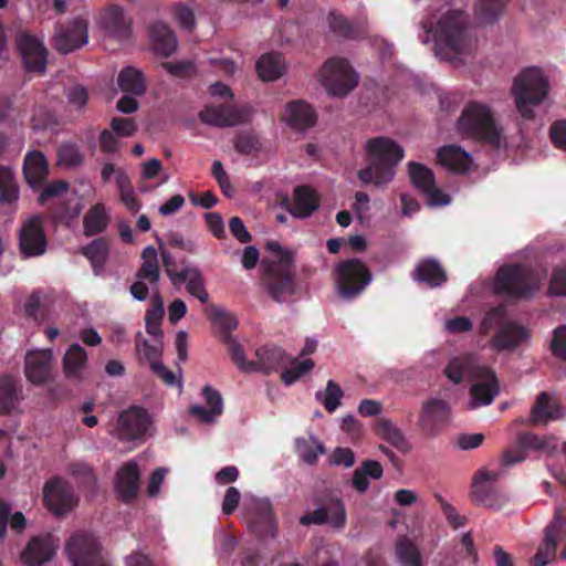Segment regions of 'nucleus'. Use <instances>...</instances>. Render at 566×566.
Instances as JSON below:
<instances>
[{"mask_svg":"<svg viewBox=\"0 0 566 566\" xmlns=\"http://www.w3.org/2000/svg\"><path fill=\"white\" fill-rule=\"evenodd\" d=\"M48 248V239L43 230V218L33 214L25 218L19 231V250L23 258L43 255Z\"/></svg>","mask_w":566,"mask_h":566,"instance_id":"ddd939ff","label":"nucleus"},{"mask_svg":"<svg viewBox=\"0 0 566 566\" xmlns=\"http://www.w3.org/2000/svg\"><path fill=\"white\" fill-rule=\"evenodd\" d=\"M142 266L136 275V282L130 286L135 300L145 301L150 294L153 307L146 315L147 332L156 338L161 337L160 321L165 313L164 302L158 294L159 266L158 255L154 247L148 245L142 253Z\"/></svg>","mask_w":566,"mask_h":566,"instance_id":"20e7f679","label":"nucleus"},{"mask_svg":"<svg viewBox=\"0 0 566 566\" xmlns=\"http://www.w3.org/2000/svg\"><path fill=\"white\" fill-rule=\"evenodd\" d=\"M53 352L51 349L36 348L25 353L24 376L35 386L43 385L52 378Z\"/></svg>","mask_w":566,"mask_h":566,"instance_id":"dca6fc26","label":"nucleus"},{"mask_svg":"<svg viewBox=\"0 0 566 566\" xmlns=\"http://www.w3.org/2000/svg\"><path fill=\"white\" fill-rule=\"evenodd\" d=\"M449 403L440 398H430L422 403L419 426L426 433H436L450 419Z\"/></svg>","mask_w":566,"mask_h":566,"instance_id":"412c9836","label":"nucleus"},{"mask_svg":"<svg viewBox=\"0 0 566 566\" xmlns=\"http://www.w3.org/2000/svg\"><path fill=\"white\" fill-rule=\"evenodd\" d=\"M319 207V198L308 186H298L293 193V205L290 212L295 218H308Z\"/></svg>","mask_w":566,"mask_h":566,"instance_id":"f704fd0d","label":"nucleus"},{"mask_svg":"<svg viewBox=\"0 0 566 566\" xmlns=\"http://www.w3.org/2000/svg\"><path fill=\"white\" fill-rule=\"evenodd\" d=\"M199 117L208 125L219 127L233 126L248 120L250 109L248 107L209 105L199 113Z\"/></svg>","mask_w":566,"mask_h":566,"instance_id":"4be33fe9","label":"nucleus"},{"mask_svg":"<svg viewBox=\"0 0 566 566\" xmlns=\"http://www.w3.org/2000/svg\"><path fill=\"white\" fill-rule=\"evenodd\" d=\"M281 118L295 129H305L314 125L316 114L308 104L296 101L286 104Z\"/></svg>","mask_w":566,"mask_h":566,"instance_id":"473e14b6","label":"nucleus"},{"mask_svg":"<svg viewBox=\"0 0 566 566\" xmlns=\"http://www.w3.org/2000/svg\"><path fill=\"white\" fill-rule=\"evenodd\" d=\"M437 157L441 166L458 174L470 171L473 164L472 156L457 145H447L439 148Z\"/></svg>","mask_w":566,"mask_h":566,"instance_id":"c756f323","label":"nucleus"},{"mask_svg":"<svg viewBox=\"0 0 566 566\" xmlns=\"http://www.w3.org/2000/svg\"><path fill=\"white\" fill-rule=\"evenodd\" d=\"M551 346L556 356L566 359V326L557 327L554 331Z\"/></svg>","mask_w":566,"mask_h":566,"instance_id":"774afa93","label":"nucleus"},{"mask_svg":"<svg viewBox=\"0 0 566 566\" xmlns=\"http://www.w3.org/2000/svg\"><path fill=\"white\" fill-rule=\"evenodd\" d=\"M249 523L264 534L274 535L275 520L272 503L265 497L247 496L243 503Z\"/></svg>","mask_w":566,"mask_h":566,"instance_id":"a211bd4d","label":"nucleus"},{"mask_svg":"<svg viewBox=\"0 0 566 566\" xmlns=\"http://www.w3.org/2000/svg\"><path fill=\"white\" fill-rule=\"evenodd\" d=\"M66 555L73 566H112L102 553L97 538L87 532H75L65 544Z\"/></svg>","mask_w":566,"mask_h":566,"instance_id":"1a4fd4ad","label":"nucleus"},{"mask_svg":"<svg viewBox=\"0 0 566 566\" xmlns=\"http://www.w3.org/2000/svg\"><path fill=\"white\" fill-rule=\"evenodd\" d=\"M329 29L343 36H353L354 31L352 24L342 14L331 11L327 15Z\"/></svg>","mask_w":566,"mask_h":566,"instance_id":"e2e57ef3","label":"nucleus"},{"mask_svg":"<svg viewBox=\"0 0 566 566\" xmlns=\"http://www.w3.org/2000/svg\"><path fill=\"white\" fill-rule=\"evenodd\" d=\"M530 338V332L520 325L505 324L500 327L492 338L491 346L497 350L512 349Z\"/></svg>","mask_w":566,"mask_h":566,"instance_id":"72a5a7b5","label":"nucleus"},{"mask_svg":"<svg viewBox=\"0 0 566 566\" xmlns=\"http://www.w3.org/2000/svg\"><path fill=\"white\" fill-rule=\"evenodd\" d=\"M317 80L328 95L344 97L358 85L359 76L346 59L334 56L322 65Z\"/></svg>","mask_w":566,"mask_h":566,"instance_id":"6e6552de","label":"nucleus"},{"mask_svg":"<svg viewBox=\"0 0 566 566\" xmlns=\"http://www.w3.org/2000/svg\"><path fill=\"white\" fill-rule=\"evenodd\" d=\"M99 22L109 35L125 38L128 34L132 18L122 7L114 4L102 13Z\"/></svg>","mask_w":566,"mask_h":566,"instance_id":"2f4dec72","label":"nucleus"},{"mask_svg":"<svg viewBox=\"0 0 566 566\" xmlns=\"http://www.w3.org/2000/svg\"><path fill=\"white\" fill-rule=\"evenodd\" d=\"M42 493L45 507L55 515L64 514L77 504V497L72 486L60 476L49 479Z\"/></svg>","mask_w":566,"mask_h":566,"instance_id":"4468645a","label":"nucleus"},{"mask_svg":"<svg viewBox=\"0 0 566 566\" xmlns=\"http://www.w3.org/2000/svg\"><path fill=\"white\" fill-rule=\"evenodd\" d=\"M112 130L120 138L130 137L137 130V124L133 118L114 117L109 124Z\"/></svg>","mask_w":566,"mask_h":566,"instance_id":"0e129e2a","label":"nucleus"},{"mask_svg":"<svg viewBox=\"0 0 566 566\" xmlns=\"http://www.w3.org/2000/svg\"><path fill=\"white\" fill-rule=\"evenodd\" d=\"M59 547V541L52 534L33 537L21 555L28 566H41L49 562Z\"/></svg>","mask_w":566,"mask_h":566,"instance_id":"5701e85b","label":"nucleus"},{"mask_svg":"<svg viewBox=\"0 0 566 566\" xmlns=\"http://www.w3.org/2000/svg\"><path fill=\"white\" fill-rule=\"evenodd\" d=\"M505 0H478L475 13L482 22L493 21L502 11Z\"/></svg>","mask_w":566,"mask_h":566,"instance_id":"6e6d98bb","label":"nucleus"},{"mask_svg":"<svg viewBox=\"0 0 566 566\" xmlns=\"http://www.w3.org/2000/svg\"><path fill=\"white\" fill-rule=\"evenodd\" d=\"M82 161V155L74 145L65 144L60 146L57 153V164L62 167H74Z\"/></svg>","mask_w":566,"mask_h":566,"instance_id":"052dcab7","label":"nucleus"},{"mask_svg":"<svg viewBox=\"0 0 566 566\" xmlns=\"http://www.w3.org/2000/svg\"><path fill=\"white\" fill-rule=\"evenodd\" d=\"M116 186L119 197L125 207L132 211H137L140 207L132 182L125 171H117Z\"/></svg>","mask_w":566,"mask_h":566,"instance_id":"8fccbe9b","label":"nucleus"},{"mask_svg":"<svg viewBox=\"0 0 566 566\" xmlns=\"http://www.w3.org/2000/svg\"><path fill=\"white\" fill-rule=\"evenodd\" d=\"M201 394L205 406L193 405L189 408V413L202 423H214L223 412L222 396L211 386H205Z\"/></svg>","mask_w":566,"mask_h":566,"instance_id":"393cba45","label":"nucleus"},{"mask_svg":"<svg viewBox=\"0 0 566 566\" xmlns=\"http://www.w3.org/2000/svg\"><path fill=\"white\" fill-rule=\"evenodd\" d=\"M557 543L549 537L545 536L543 543L539 545L536 554L533 557V566H546L556 556Z\"/></svg>","mask_w":566,"mask_h":566,"instance_id":"bf43d9fd","label":"nucleus"},{"mask_svg":"<svg viewBox=\"0 0 566 566\" xmlns=\"http://www.w3.org/2000/svg\"><path fill=\"white\" fill-rule=\"evenodd\" d=\"M19 198V190L10 167H0V202L11 205Z\"/></svg>","mask_w":566,"mask_h":566,"instance_id":"09e8293b","label":"nucleus"},{"mask_svg":"<svg viewBox=\"0 0 566 566\" xmlns=\"http://www.w3.org/2000/svg\"><path fill=\"white\" fill-rule=\"evenodd\" d=\"M87 41V20L81 15L56 31L54 48L62 53H69L83 46Z\"/></svg>","mask_w":566,"mask_h":566,"instance_id":"6ab92c4d","label":"nucleus"},{"mask_svg":"<svg viewBox=\"0 0 566 566\" xmlns=\"http://www.w3.org/2000/svg\"><path fill=\"white\" fill-rule=\"evenodd\" d=\"M455 129L459 135L486 140L500 146L503 129L488 104L478 101L468 102L457 120Z\"/></svg>","mask_w":566,"mask_h":566,"instance_id":"423d86ee","label":"nucleus"},{"mask_svg":"<svg viewBox=\"0 0 566 566\" xmlns=\"http://www.w3.org/2000/svg\"><path fill=\"white\" fill-rule=\"evenodd\" d=\"M436 9L431 19L422 23L423 44L433 43L434 55L450 62L454 66L464 64L471 53L473 42L465 32V20L460 11L452 10L448 0Z\"/></svg>","mask_w":566,"mask_h":566,"instance_id":"f257e3e1","label":"nucleus"},{"mask_svg":"<svg viewBox=\"0 0 566 566\" xmlns=\"http://www.w3.org/2000/svg\"><path fill=\"white\" fill-rule=\"evenodd\" d=\"M186 289L190 295L198 298L200 303L207 304L209 301V294L206 291L203 279L198 269H193L189 272L188 279L185 282Z\"/></svg>","mask_w":566,"mask_h":566,"instance_id":"864d4df0","label":"nucleus"},{"mask_svg":"<svg viewBox=\"0 0 566 566\" xmlns=\"http://www.w3.org/2000/svg\"><path fill=\"white\" fill-rule=\"evenodd\" d=\"M382 467L377 461H365L353 474V486L358 492H365L369 488V479L379 480L382 476Z\"/></svg>","mask_w":566,"mask_h":566,"instance_id":"a19ab883","label":"nucleus"},{"mask_svg":"<svg viewBox=\"0 0 566 566\" xmlns=\"http://www.w3.org/2000/svg\"><path fill=\"white\" fill-rule=\"evenodd\" d=\"M286 71L283 57L277 53L263 54L256 62V72L262 81L273 82Z\"/></svg>","mask_w":566,"mask_h":566,"instance_id":"e433bc0d","label":"nucleus"},{"mask_svg":"<svg viewBox=\"0 0 566 566\" xmlns=\"http://www.w3.org/2000/svg\"><path fill=\"white\" fill-rule=\"evenodd\" d=\"M117 85L122 92L142 95L146 91L143 74L134 67H125L117 77Z\"/></svg>","mask_w":566,"mask_h":566,"instance_id":"c03bdc74","label":"nucleus"},{"mask_svg":"<svg viewBox=\"0 0 566 566\" xmlns=\"http://www.w3.org/2000/svg\"><path fill=\"white\" fill-rule=\"evenodd\" d=\"M268 293L277 302H283L294 292V280L289 269L270 268L268 276Z\"/></svg>","mask_w":566,"mask_h":566,"instance_id":"7c9ffc66","label":"nucleus"},{"mask_svg":"<svg viewBox=\"0 0 566 566\" xmlns=\"http://www.w3.org/2000/svg\"><path fill=\"white\" fill-rule=\"evenodd\" d=\"M396 558L401 566H422L421 556L416 544L406 536L396 542Z\"/></svg>","mask_w":566,"mask_h":566,"instance_id":"a18cd8bd","label":"nucleus"},{"mask_svg":"<svg viewBox=\"0 0 566 566\" xmlns=\"http://www.w3.org/2000/svg\"><path fill=\"white\" fill-rule=\"evenodd\" d=\"M502 472L499 470H480L474 478V495L483 505L491 509H501L509 497L505 494L491 493L488 490V483L499 480Z\"/></svg>","mask_w":566,"mask_h":566,"instance_id":"a878e982","label":"nucleus"},{"mask_svg":"<svg viewBox=\"0 0 566 566\" xmlns=\"http://www.w3.org/2000/svg\"><path fill=\"white\" fill-rule=\"evenodd\" d=\"M447 377L454 384L465 379L472 382L467 408L470 410L489 406L499 395V382L492 369L479 363L473 355H459L449 361Z\"/></svg>","mask_w":566,"mask_h":566,"instance_id":"f03ea898","label":"nucleus"},{"mask_svg":"<svg viewBox=\"0 0 566 566\" xmlns=\"http://www.w3.org/2000/svg\"><path fill=\"white\" fill-rule=\"evenodd\" d=\"M62 368L67 379L85 380L90 375L86 350L78 344H72L63 356Z\"/></svg>","mask_w":566,"mask_h":566,"instance_id":"cd10ccee","label":"nucleus"},{"mask_svg":"<svg viewBox=\"0 0 566 566\" xmlns=\"http://www.w3.org/2000/svg\"><path fill=\"white\" fill-rule=\"evenodd\" d=\"M18 50L28 72L42 73L46 65V50L42 41L31 34L21 33L17 40Z\"/></svg>","mask_w":566,"mask_h":566,"instance_id":"aec40b11","label":"nucleus"},{"mask_svg":"<svg viewBox=\"0 0 566 566\" xmlns=\"http://www.w3.org/2000/svg\"><path fill=\"white\" fill-rule=\"evenodd\" d=\"M343 397V389L334 380H328L326 387L315 394L316 400L331 413L340 406Z\"/></svg>","mask_w":566,"mask_h":566,"instance_id":"de8ad7c7","label":"nucleus"},{"mask_svg":"<svg viewBox=\"0 0 566 566\" xmlns=\"http://www.w3.org/2000/svg\"><path fill=\"white\" fill-rule=\"evenodd\" d=\"M505 317V307L496 306L490 310L480 325V333L488 334L494 326L501 325Z\"/></svg>","mask_w":566,"mask_h":566,"instance_id":"69168bd1","label":"nucleus"},{"mask_svg":"<svg viewBox=\"0 0 566 566\" xmlns=\"http://www.w3.org/2000/svg\"><path fill=\"white\" fill-rule=\"evenodd\" d=\"M23 174L32 188L39 187L48 175V163L41 151L33 150L25 155Z\"/></svg>","mask_w":566,"mask_h":566,"instance_id":"c9c22d12","label":"nucleus"},{"mask_svg":"<svg viewBox=\"0 0 566 566\" xmlns=\"http://www.w3.org/2000/svg\"><path fill=\"white\" fill-rule=\"evenodd\" d=\"M338 293L343 298L357 296L370 282L371 276L365 264L357 260H348L335 270Z\"/></svg>","mask_w":566,"mask_h":566,"instance_id":"f8f14e48","label":"nucleus"},{"mask_svg":"<svg viewBox=\"0 0 566 566\" xmlns=\"http://www.w3.org/2000/svg\"><path fill=\"white\" fill-rule=\"evenodd\" d=\"M557 449V439L552 434L520 433L512 448L501 459L503 467H512L525 461L530 452L553 453Z\"/></svg>","mask_w":566,"mask_h":566,"instance_id":"9d476101","label":"nucleus"},{"mask_svg":"<svg viewBox=\"0 0 566 566\" xmlns=\"http://www.w3.org/2000/svg\"><path fill=\"white\" fill-rule=\"evenodd\" d=\"M150 38L156 51L163 55L171 54L177 48L175 34L164 23H156L151 27Z\"/></svg>","mask_w":566,"mask_h":566,"instance_id":"79ce46f5","label":"nucleus"},{"mask_svg":"<svg viewBox=\"0 0 566 566\" xmlns=\"http://www.w3.org/2000/svg\"><path fill=\"white\" fill-rule=\"evenodd\" d=\"M285 353L280 347H263L256 352V360L253 361L254 371H271L284 364Z\"/></svg>","mask_w":566,"mask_h":566,"instance_id":"37998d69","label":"nucleus"},{"mask_svg":"<svg viewBox=\"0 0 566 566\" xmlns=\"http://www.w3.org/2000/svg\"><path fill=\"white\" fill-rule=\"evenodd\" d=\"M563 417L559 402L548 392H541L530 412L527 423L532 426H545L551 421Z\"/></svg>","mask_w":566,"mask_h":566,"instance_id":"bb28decb","label":"nucleus"},{"mask_svg":"<svg viewBox=\"0 0 566 566\" xmlns=\"http://www.w3.org/2000/svg\"><path fill=\"white\" fill-rule=\"evenodd\" d=\"M415 280L424 283L430 287L440 286L446 282L444 271L434 260L420 262L415 270Z\"/></svg>","mask_w":566,"mask_h":566,"instance_id":"4c0bfd02","label":"nucleus"},{"mask_svg":"<svg viewBox=\"0 0 566 566\" xmlns=\"http://www.w3.org/2000/svg\"><path fill=\"white\" fill-rule=\"evenodd\" d=\"M12 268L10 239L8 235L0 234V275H8Z\"/></svg>","mask_w":566,"mask_h":566,"instance_id":"338daca9","label":"nucleus"},{"mask_svg":"<svg viewBox=\"0 0 566 566\" xmlns=\"http://www.w3.org/2000/svg\"><path fill=\"white\" fill-rule=\"evenodd\" d=\"M83 253L94 269L102 268L108 255V247L104 240L97 239L85 247Z\"/></svg>","mask_w":566,"mask_h":566,"instance_id":"5fc2aeb1","label":"nucleus"},{"mask_svg":"<svg viewBox=\"0 0 566 566\" xmlns=\"http://www.w3.org/2000/svg\"><path fill=\"white\" fill-rule=\"evenodd\" d=\"M346 520L345 506L339 499H329L313 512L300 517V522L303 525L328 524L337 530L345 527Z\"/></svg>","mask_w":566,"mask_h":566,"instance_id":"f3484780","label":"nucleus"},{"mask_svg":"<svg viewBox=\"0 0 566 566\" xmlns=\"http://www.w3.org/2000/svg\"><path fill=\"white\" fill-rule=\"evenodd\" d=\"M295 449L298 457L307 464H314L325 453L323 443L313 434L295 440Z\"/></svg>","mask_w":566,"mask_h":566,"instance_id":"ea45409f","label":"nucleus"},{"mask_svg":"<svg viewBox=\"0 0 566 566\" xmlns=\"http://www.w3.org/2000/svg\"><path fill=\"white\" fill-rule=\"evenodd\" d=\"M547 292L552 296H566V263L552 270Z\"/></svg>","mask_w":566,"mask_h":566,"instance_id":"4d7b16f0","label":"nucleus"},{"mask_svg":"<svg viewBox=\"0 0 566 566\" xmlns=\"http://www.w3.org/2000/svg\"><path fill=\"white\" fill-rule=\"evenodd\" d=\"M551 86L544 71L536 66L523 69L513 80L511 95L518 114L525 119L535 117V109L548 96Z\"/></svg>","mask_w":566,"mask_h":566,"instance_id":"39448f33","label":"nucleus"},{"mask_svg":"<svg viewBox=\"0 0 566 566\" xmlns=\"http://www.w3.org/2000/svg\"><path fill=\"white\" fill-rule=\"evenodd\" d=\"M408 174L412 185L427 197L429 206L442 207L451 202V197L436 186L430 168L422 164L409 163Z\"/></svg>","mask_w":566,"mask_h":566,"instance_id":"2eb2a0df","label":"nucleus"},{"mask_svg":"<svg viewBox=\"0 0 566 566\" xmlns=\"http://www.w3.org/2000/svg\"><path fill=\"white\" fill-rule=\"evenodd\" d=\"M546 274L544 271L522 265H504L494 279L495 293L518 300H528L537 293Z\"/></svg>","mask_w":566,"mask_h":566,"instance_id":"0eeeda50","label":"nucleus"},{"mask_svg":"<svg viewBox=\"0 0 566 566\" xmlns=\"http://www.w3.org/2000/svg\"><path fill=\"white\" fill-rule=\"evenodd\" d=\"M140 471L136 460L123 464L114 478V488L118 497L128 502L136 497L139 490Z\"/></svg>","mask_w":566,"mask_h":566,"instance_id":"b1692460","label":"nucleus"},{"mask_svg":"<svg viewBox=\"0 0 566 566\" xmlns=\"http://www.w3.org/2000/svg\"><path fill=\"white\" fill-rule=\"evenodd\" d=\"M377 434L400 451H408L410 446L403 432L389 419L380 418L376 424Z\"/></svg>","mask_w":566,"mask_h":566,"instance_id":"58836bf2","label":"nucleus"},{"mask_svg":"<svg viewBox=\"0 0 566 566\" xmlns=\"http://www.w3.org/2000/svg\"><path fill=\"white\" fill-rule=\"evenodd\" d=\"M137 352L140 358L148 361L150 368H153L155 363H160V339L157 338L156 344H149L147 340H144L137 345Z\"/></svg>","mask_w":566,"mask_h":566,"instance_id":"680f3d73","label":"nucleus"},{"mask_svg":"<svg viewBox=\"0 0 566 566\" xmlns=\"http://www.w3.org/2000/svg\"><path fill=\"white\" fill-rule=\"evenodd\" d=\"M545 536L557 544L566 537V510L562 506L555 509L554 518L545 528Z\"/></svg>","mask_w":566,"mask_h":566,"instance_id":"603ef678","label":"nucleus"},{"mask_svg":"<svg viewBox=\"0 0 566 566\" xmlns=\"http://www.w3.org/2000/svg\"><path fill=\"white\" fill-rule=\"evenodd\" d=\"M108 223V214L103 203L94 205L84 217V232L94 235L102 232Z\"/></svg>","mask_w":566,"mask_h":566,"instance_id":"49530a36","label":"nucleus"},{"mask_svg":"<svg viewBox=\"0 0 566 566\" xmlns=\"http://www.w3.org/2000/svg\"><path fill=\"white\" fill-rule=\"evenodd\" d=\"M24 399L20 380L12 376H0V415L21 412V402Z\"/></svg>","mask_w":566,"mask_h":566,"instance_id":"c85d7f7f","label":"nucleus"},{"mask_svg":"<svg viewBox=\"0 0 566 566\" xmlns=\"http://www.w3.org/2000/svg\"><path fill=\"white\" fill-rule=\"evenodd\" d=\"M153 431L150 416L144 408L133 406L118 415L115 427V437L118 440L143 441L146 437L151 436Z\"/></svg>","mask_w":566,"mask_h":566,"instance_id":"9b49d317","label":"nucleus"},{"mask_svg":"<svg viewBox=\"0 0 566 566\" xmlns=\"http://www.w3.org/2000/svg\"><path fill=\"white\" fill-rule=\"evenodd\" d=\"M364 150L367 166L358 170V179L385 189L395 178L396 166L405 156L403 149L390 138L375 137L366 142Z\"/></svg>","mask_w":566,"mask_h":566,"instance_id":"7ed1b4c3","label":"nucleus"},{"mask_svg":"<svg viewBox=\"0 0 566 566\" xmlns=\"http://www.w3.org/2000/svg\"><path fill=\"white\" fill-rule=\"evenodd\" d=\"M266 250L271 254L270 262L277 264V269H289L293 260L292 251L284 249L279 242L271 241L266 244Z\"/></svg>","mask_w":566,"mask_h":566,"instance_id":"13d9d810","label":"nucleus"},{"mask_svg":"<svg viewBox=\"0 0 566 566\" xmlns=\"http://www.w3.org/2000/svg\"><path fill=\"white\" fill-rule=\"evenodd\" d=\"M10 512V505L0 501V537H3L6 534L8 522L11 528L17 532H22L27 525V520L21 512H15L9 521Z\"/></svg>","mask_w":566,"mask_h":566,"instance_id":"3c124183","label":"nucleus"}]
</instances>
